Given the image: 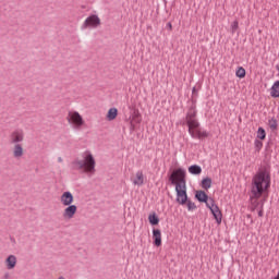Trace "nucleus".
<instances>
[{
	"mask_svg": "<svg viewBox=\"0 0 279 279\" xmlns=\"http://www.w3.org/2000/svg\"><path fill=\"white\" fill-rule=\"evenodd\" d=\"M23 141H25V131H23V129H15L9 135V143L14 145L12 154L15 160H21L25 154L23 144H21Z\"/></svg>",
	"mask_w": 279,
	"mask_h": 279,
	"instance_id": "nucleus-3",
	"label": "nucleus"
},
{
	"mask_svg": "<svg viewBox=\"0 0 279 279\" xmlns=\"http://www.w3.org/2000/svg\"><path fill=\"white\" fill-rule=\"evenodd\" d=\"M185 204H186L187 210L190 211L197 209V205H195V203H193L191 199H187Z\"/></svg>",
	"mask_w": 279,
	"mask_h": 279,
	"instance_id": "nucleus-22",
	"label": "nucleus"
},
{
	"mask_svg": "<svg viewBox=\"0 0 279 279\" xmlns=\"http://www.w3.org/2000/svg\"><path fill=\"white\" fill-rule=\"evenodd\" d=\"M73 194L71 192H64L60 197L62 206H71L73 204Z\"/></svg>",
	"mask_w": 279,
	"mask_h": 279,
	"instance_id": "nucleus-11",
	"label": "nucleus"
},
{
	"mask_svg": "<svg viewBox=\"0 0 279 279\" xmlns=\"http://www.w3.org/2000/svg\"><path fill=\"white\" fill-rule=\"evenodd\" d=\"M270 97L278 99L279 97V81H276L270 88Z\"/></svg>",
	"mask_w": 279,
	"mask_h": 279,
	"instance_id": "nucleus-15",
	"label": "nucleus"
},
{
	"mask_svg": "<svg viewBox=\"0 0 279 279\" xmlns=\"http://www.w3.org/2000/svg\"><path fill=\"white\" fill-rule=\"evenodd\" d=\"M263 215H264V211H263V209H260V210L258 211V217H263Z\"/></svg>",
	"mask_w": 279,
	"mask_h": 279,
	"instance_id": "nucleus-28",
	"label": "nucleus"
},
{
	"mask_svg": "<svg viewBox=\"0 0 279 279\" xmlns=\"http://www.w3.org/2000/svg\"><path fill=\"white\" fill-rule=\"evenodd\" d=\"M271 186V177L267 170H262L257 172L251 183V202H257L263 197V193H265Z\"/></svg>",
	"mask_w": 279,
	"mask_h": 279,
	"instance_id": "nucleus-2",
	"label": "nucleus"
},
{
	"mask_svg": "<svg viewBox=\"0 0 279 279\" xmlns=\"http://www.w3.org/2000/svg\"><path fill=\"white\" fill-rule=\"evenodd\" d=\"M257 138H259L260 141H265V138H267V133L262 126H259L257 130Z\"/></svg>",
	"mask_w": 279,
	"mask_h": 279,
	"instance_id": "nucleus-21",
	"label": "nucleus"
},
{
	"mask_svg": "<svg viewBox=\"0 0 279 279\" xmlns=\"http://www.w3.org/2000/svg\"><path fill=\"white\" fill-rule=\"evenodd\" d=\"M180 125H187V132L192 138H208V133L206 131L199 130V120H197V106L193 101L187 109L184 121H181Z\"/></svg>",
	"mask_w": 279,
	"mask_h": 279,
	"instance_id": "nucleus-1",
	"label": "nucleus"
},
{
	"mask_svg": "<svg viewBox=\"0 0 279 279\" xmlns=\"http://www.w3.org/2000/svg\"><path fill=\"white\" fill-rule=\"evenodd\" d=\"M95 157L90 153V150H86L82 154V159H75L72 162V168L75 171H83V173H95Z\"/></svg>",
	"mask_w": 279,
	"mask_h": 279,
	"instance_id": "nucleus-4",
	"label": "nucleus"
},
{
	"mask_svg": "<svg viewBox=\"0 0 279 279\" xmlns=\"http://www.w3.org/2000/svg\"><path fill=\"white\" fill-rule=\"evenodd\" d=\"M58 162H64V160L62 159V157H58Z\"/></svg>",
	"mask_w": 279,
	"mask_h": 279,
	"instance_id": "nucleus-29",
	"label": "nucleus"
},
{
	"mask_svg": "<svg viewBox=\"0 0 279 279\" xmlns=\"http://www.w3.org/2000/svg\"><path fill=\"white\" fill-rule=\"evenodd\" d=\"M66 208L63 210L62 217L63 219H73L75 217V214L77 213V206L76 205H65Z\"/></svg>",
	"mask_w": 279,
	"mask_h": 279,
	"instance_id": "nucleus-10",
	"label": "nucleus"
},
{
	"mask_svg": "<svg viewBox=\"0 0 279 279\" xmlns=\"http://www.w3.org/2000/svg\"><path fill=\"white\" fill-rule=\"evenodd\" d=\"M213 186V179L210 178H205L202 181V187L205 189V191H208Z\"/></svg>",
	"mask_w": 279,
	"mask_h": 279,
	"instance_id": "nucleus-19",
	"label": "nucleus"
},
{
	"mask_svg": "<svg viewBox=\"0 0 279 279\" xmlns=\"http://www.w3.org/2000/svg\"><path fill=\"white\" fill-rule=\"evenodd\" d=\"M117 114H119V111L117 110V108L109 109L107 113L108 121H114V119H117Z\"/></svg>",
	"mask_w": 279,
	"mask_h": 279,
	"instance_id": "nucleus-18",
	"label": "nucleus"
},
{
	"mask_svg": "<svg viewBox=\"0 0 279 279\" xmlns=\"http://www.w3.org/2000/svg\"><path fill=\"white\" fill-rule=\"evenodd\" d=\"M235 75H236V77H240L241 80H242V77H245V70L243 69V66H240L235 71Z\"/></svg>",
	"mask_w": 279,
	"mask_h": 279,
	"instance_id": "nucleus-23",
	"label": "nucleus"
},
{
	"mask_svg": "<svg viewBox=\"0 0 279 279\" xmlns=\"http://www.w3.org/2000/svg\"><path fill=\"white\" fill-rule=\"evenodd\" d=\"M195 197L203 204H206L207 208H209L211 215L214 216L216 223L219 226L223 219V215L221 214L219 206L215 204V199L208 198V194H206L204 191H196Z\"/></svg>",
	"mask_w": 279,
	"mask_h": 279,
	"instance_id": "nucleus-5",
	"label": "nucleus"
},
{
	"mask_svg": "<svg viewBox=\"0 0 279 279\" xmlns=\"http://www.w3.org/2000/svg\"><path fill=\"white\" fill-rule=\"evenodd\" d=\"M148 221L150 226H158L160 223V218L157 217L156 213L149 214Z\"/></svg>",
	"mask_w": 279,
	"mask_h": 279,
	"instance_id": "nucleus-17",
	"label": "nucleus"
},
{
	"mask_svg": "<svg viewBox=\"0 0 279 279\" xmlns=\"http://www.w3.org/2000/svg\"><path fill=\"white\" fill-rule=\"evenodd\" d=\"M169 182L175 186V189L186 186V170L184 168L173 170L169 177Z\"/></svg>",
	"mask_w": 279,
	"mask_h": 279,
	"instance_id": "nucleus-6",
	"label": "nucleus"
},
{
	"mask_svg": "<svg viewBox=\"0 0 279 279\" xmlns=\"http://www.w3.org/2000/svg\"><path fill=\"white\" fill-rule=\"evenodd\" d=\"M254 145L255 149H257L258 151L259 149H263V143L260 142V140H255Z\"/></svg>",
	"mask_w": 279,
	"mask_h": 279,
	"instance_id": "nucleus-24",
	"label": "nucleus"
},
{
	"mask_svg": "<svg viewBox=\"0 0 279 279\" xmlns=\"http://www.w3.org/2000/svg\"><path fill=\"white\" fill-rule=\"evenodd\" d=\"M153 240L156 247H160V245H162V232L160 231V229L153 230Z\"/></svg>",
	"mask_w": 279,
	"mask_h": 279,
	"instance_id": "nucleus-12",
	"label": "nucleus"
},
{
	"mask_svg": "<svg viewBox=\"0 0 279 279\" xmlns=\"http://www.w3.org/2000/svg\"><path fill=\"white\" fill-rule=\"evenodd\" d=\"M167 27H169V29H173V26L171 25V22H169V23L167 24Z\"/></svg>",
	"mask_w": 279,
	"mask_h": 279,
	"instance_id": "nucleus-27",
	"label": "nucleus"
},
{
	"mask_svg": "<svg viewBox=\"0 0 279 279\" xmlns=\"http://www.w3.org/2000/svg\"><path fill=\"white\" fill-rule=\"evenodd\" d=\"M268 125L272 132L278 130V120H276V118H271L268 120Z\"/></svg>",
	"mask_w": 279,
	"mask_h": 279,
	"instance_id": "nucleus-20",
	"label": "nucleus"
},
{
	"mask_svg": "<svg viewBox=\"0 0 279 279\" xmlns=\"http://www.w3.org/2000/svg\"><path fill=\"white\" fill-rule=\"evenodd\" d=\"M58 279H64V277H59Z\"/></svg>",
	"mask_w": 279,
	"mask_h": 279,
	"instance_id": "nucleus-31",
	"label": "nucleus"
},
{
	"mask_svg": "<svg viewBox=\"0 0 279 279\" xmlns=\"http://www.w3.org/2000/svg\"><path fill=\"white\" fill-rule=\"evenodd\" d=\"M4 265L7 269L12 270L14 267H16V256L15 255H9L5 260Z\"/></svg>",
	"mask_w": 279,
	"mask_h": 279,
	"instance_id": "nucleus-14",
	"label": "nucleus"
},
{
	"mask_svg": "<svg viewBox=\"0 0 279 279\" xmlns=\"http://www.w3.org/2000/svg\"><path fill=\"white\" fill-rule=\"evenodd\" d=\"M101 25V20L97 15L88 16L81 26V29H88V27H97Z\"/></svg>",
	"mask_w": 279,
	"mask_h": 279,
	"instance_id": "nucleus-9",
	"label": "nucleus"
},
{
	"mask_svg": "<svg viewBox=\"0 0 279 279\" xmlns=\"http://www.w3.org/2000/svg\"><path fill=\"white\" fill-rule=\"evenodd\" d=\"M3 278L4 279H10V274L9 272L4 274Z\"/></svg>",
	"mask_w": 279,
	"mask_h": 279,
	"instance_id": "nucleus-26",
	"label": "nucleus"
},
{
	"mask_svg": "<svg viewBox=\"0 0 279 279\" xmlns=\"http://www.w3.org/2000/svg\"><path fill=\"white\" fill-rule=\"evenodd\" d=\"M66 119L74 130H81L84 125V118L77 111H70Z\"/></svg>",
	"mask_w": 279,
	"mask_h": 279,
	"instance_id": "nucleus-7",
	"label": "nucleus"
},
{
	"mask_svg": "<svg viewBox=\"0 0 279 279\" xmlns=\"http://www.w3.org/2000/svg\"><path fill=\"white\" fill-rule=\"evenodd\" d=\"M134 186H143L145 184V174H143V170H138L135 173V179H133Z\"/></svg>",
	"mask_w": 279,
	"mask_h": 279,
	"instance_id": "nucleus-13",
	"label": "nucleus"
},
{
	"mask_svg": "<svg viewBox=\"0 0 279 279\" xmlns=\"http://www.w3.org/2000/svg\"><path fill=\"white\" fill-rule=\"evenodd\" d=\"M195 90H196V88H195V87H193V89H192L193 95H195Z\"/></svg>",
	"mask_w": 279,
	"mask_h": 279,
	"instance_id": "nucleus-30",
	"label": "nucleus"
},
{
	"mask_svg": "<svg viewBox=\"0 0 279 279\" xmlns=\"http://www.w3.org/2000/svg\"><path fill=\"white\" fill-rule=\"evenodd\" d=\"M175 193H177L175 202H178L180 206H184L189 201V194H186V185H183L179 189L175 187Z\"/></svg>",
	"mask_w": 279,
	"mask_h": 279,
	"instance_id": "nucleus-8",
	"label": "nucleus"
},
{
	"mask_svg": "<svg viewBox=\"0 0 279 279\" xmlns=\"http://www.w3.org/2000/svg\"><path fill=\"white\" fill-rule=\"evenodd\" d=\"M231 29H232V32H234L235 29H239V22H238V21H234V22L231 24Z\"/></svg>",
	"mask_w": 279,
	"mask_h": 279,
	"instance_id": "nucleus-25",
	"label": "nucleus"
},
{
	"mask_svg": "<svg viewBox=\"0 0 279 279\" xmlns=\"http://www.w3.org/2000/svg\"><path fill=\"white\" fill-rule=\"evenodd\" d=\"M189 173H191L192 175H199L202 173V167L198 165L190 166Z\"/></svg>",
	"mask_w": 279,
	"mask_h": 279,
	"instance_id": "nucleus-16",
	"label": "nucleus"
}]
</instances>
